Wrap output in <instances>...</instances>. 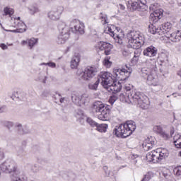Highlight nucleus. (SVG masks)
<instances>
[{
    "label": "nucleus",
    "instance_id": "f257e3e1",
    "mask_svg": "<svg viewBox=\"0 0 181 181\" xmlns=\"http://www.w3.org/2000/svg\"><path fill=\"white\" fill-rule=\"evenodd\" d=\"M119 99L127 104H137L143 110L148 108V98L142 95L140 92L132 90L130 93H121Z\"/></svg>",
    "mask_w": 181,
    "mask_h": 181
},
{
    "label": "nucleus",
    "instance_id": "f03ea898",
    "mask_svg": "<svg viewBox=\"0 0 181 181\" xmlns=\"http://www.w3.org/2000/svg\"><path fill=\"white\" fill-rule=\"evenodd\" d=\"M136 129L135 122L130 120L123 124L116 126L113 130V134L117 138H127L132 135V132Z\"/></svg>",
    "mask_w": 181,
    "mask_h": 181
},
{
    "label": "nucleus",
    "instance_id": "7ed1b4c3",
    "mask_svg": "<svg viewBox=\"0 0 181 181\" xmlns=\"http://www.w3.org/2000/svg\"><path fill=\"white\" fill-rule=\"evenodd\" d=\"M128 47L131 49H141L145 43V38L138 31H131L127 34Z\"/></svg>",
    "mask_w": 181,
    "mask_h": 181
},
{
    "label": "nucleus",
    "instance_id": "20e7f679",
    "mask_svg": "<svg viewBox=\"0 0 181 181\" xmlns=\"http://www.w3.org/2000/svg\"><path fill=\"white\" fill-rule=\"evenodd\" d=\"M92 111L94 114H98V118L100 121H107L110 117V107L100 101L93 103Z\"/></svg>",
    "mask_w": 181,
    "mask_h": 181
},
{
    "label": "nucleus",
    "instance_id": "39448f33",
    "mask_svg": "<svg viewBox=\"0 0 181 181\" xmlns=\"http://www.w3.org/2000/svg\"><path fill=\"white\" fill-rule=\"evenodd\" d=\"M169 156V151L166 148H158L156 151L148 152L146 158L148 162H153V163H158L163 159H166Z\"/></svg>",
    "mask_w": 181,
    "mask_h": 181
},
{
    "label": "nucleus",
    "instance_id": "423d86ee",
    "mask_svg": "<svg viewBox=\"0 0 181 181\" xmlns=\"http://www.w3.org/2000/svg\"><path fill=\"white\" fill-rule=\"evenodd\" d=\"M105 32L112 36V37L115 39L116 43H118L119 45H122V43H124L125 34H124L122 30L118 28L115 25H108Z\"/></svg>",
    "mask_w": 181,
    "mask_h": 181
},
{
    "label": "nucleus",
    "instance_id": "0eeeda50",
    "mask_svg": "<svg viewBox=\"0 0 181 181\" xmlns=\"http://www.w3.org/2000/svg\"><path fill=\"white\" fill-rule=\"evenodd\" d=\"M58 30L59 35H58V43L60 45L64 43L70 37V33L69 31V27L64 22H59L58 25Z\"/></svg>",
    "mask_w": 181,
    "mask_h": 181
},
{
    "label": "nucleus",
    "instance_id": "6e6552de",
    "mask_svg": "<svg viewBox=\"0 0 181 181\" xmlns=\"http://www.w3.org/2000/svg\"><path fill=\"white\" fill-rule=\"evenodd\" d=\"M98 71V66H87L81 74L82 80L85 81H90L91 78H93Z\"/></svg>",
    "mask_w": 181,
    "mask_h": 181
},
{
    "label": "nucleus",
    "instance_id": "1a4fd4ad",
    "mask_svg": "<svg viewBox=\"0 0 181 181\" xmlns=\"http://www.w3.org/2000/svg\"><path fill=\"white\" fill-rule=\"evenodd\" d=\"M99 83L100 82L101 86L107 89V88L114 83V78L112 74L110 72H103L99 75L98 79Z\"/></svg>",
    "mask_w": 181,
    "mask_h": 181
},
{
    "label": "nucleus",
    "instance_id": "9d476101",
    "mask_svg": "<svg viewBox=\"0 0 181 181\" xmlns=\"http://www.w3.org/2000/svg\"><path fill=\"white\" fill-rule=\"evenodd\" d=\"M131 73H132V69L126 66L125 68L122 69H117L115 68L113 69V74L115 75L116 78L118 80H127L129 76H131Z\"/></svg>",
    "mask_w": 181,
    "mask_h": 181
},
{
    "label": "nucleus",
    "instance_id": "9b49d317",
    "mask_svg": "<svg viewBox=\"0 0 181 181\" xmlns=\"http://www.w3.org/2000/svg\"><path fill=\"white\" fill-rule=\"evenodd\" d=\"M0 168L4 172L11 173V175L18 173L19 172V170H18V166H16V163H15L13 160H6L1 165Z\"/></svg>",
    "mask_w": 181,
    "mask_h": 181
},
{
    "label": "nucleus",
    "instance_id": "f8f14e48",
    "mask_svg": "<svg viewBox=\"0 0 181 181\" xmlns=\"http://www.w3.org/2000/svg\"><path fill=\"white\" fill-rule=\"evenodd\" d=\"M63 11H64V9L62 6L52 8L47 13V17L50 21L57 22V21H60V18H62V15L63 14Z\"/></svg>",
    "mask_w": 181,
    "mask_h": 181
},
{
    "label": "nucleus",
    "instance_id": "ddd939ff",
    "mask_svg": "<svg viewBox=\"0 0 181 181\" xmlns=\"http://www.w3.org/2000/svg\"><path fill=\"white\" fill-rule=\"evenodd\" d=\"M96 48L100 50V52H104L106 56H110L112 53L114 45L110 42L100 41L97 43Z\"/></svg>",
    "mask_w": 181,
    "mask_h": 181
},
{
    "label": "nucleus",
    "instance_id": "4468645a",
    "mask_svg": "<svg viewBox=\"0 0 181 181\" xmlns=\"http://www.w3.org/2000/svg\"><path fill=\"white\" fill-rule=\"evenodd\" d=\"M73 103H76V105L79 107H84L86 104H88L90 99L88 98V95L83 94L80 95L78 94H74L71 97Z\"/></svg>",
    "mask_w": 181,
    "mask_h": 181
},
{
    "label": "nucleus",
    "instance_id": "2eb2a0df",
    "mask_svg": "<svg viewBox=\"0 0 181 181\" xmlns=\"http://www.w3.org/2000/svg\"><path fill=\"white\" fill-rule=\"evenodd\" d=\"M131 8L133 11L144 12L148 9L146 0H132Z\"/></svg>",
    "mask_w": 181,
    "mask_h": 181
},
{
    "label": "nucleus",
    "instance_id": "dca6fc26",
    "mask_svg": "<svg viewBox=\"0 0 181 181\" xmlns=\"http://www.w3.org/2000/svg\"><path fill=\"white\" fill-rule=\"evenodd\" d=\"M70 28L72 32L80 33V35L84 34V23L78 20L72 21L70 23Z\"/></svg>",
    "mask_w": 181,
    "mask_h": 181
},
{
    "label": "nucleus",
    "instance_id": "f3484780",
    "mask_svg": "<svg viewBox=\"0 0 181 181\" xmlns=\"http://www.w3.org/2000/svg\"><path fill=\"white\" fill-rule=\"evenodd\" d=\"M156 144V140L153 136L147 137L142 144V148L144 151H149L155 146Z\"/></svg>",
    "mask_w": 181,
    "mask_h": 181
},
{
    "label": "nucleus",
    "instance_id": "a211bd4d",
    "mask_svg": "<svg viewBox=\"0 0 181 181\" xmlns=\"http://www.w3.org/2000/svg\"><path fill=\"white\" fill-rule=\"evenodd\" d=\"M143 54L146 57H155L158 54V48L151 45L144 49Z\"/></svg>",
    "mask_w": 181,
    "mask_h": 181
},
{
    "label": "nucleus",
    "instance_id": "6ab92c4d",
    "mask_svg": "<svg viewBox=\"0 0 181 181\" xmlns=\"http://www.w3.org/2000/svg\"><path fill=\"white\" fill-rule=\"evenodd\" d=\"M17 26L16 30H5L6 32H12L13 33H25L26 31V24L23 21H18L14 24Z\"/></svg>",
    "mask_w": 181,
    "mask_h": 181
},
{
    "label": "nucleus",
    "instance_id": "aec40b11",
    "mask_svg": "<svg viewBox=\"0 0 181 181\" xmlns=\"http://www.w3.org/2000/svg\"><path fill=\"white\" fill-rule=\"evenodd\" d=\"M122 87V85H121V82L113 81V83L106 90L109 91V93L115 94V93H119V91H121Z\"/></svg>",
    "mask_w": 181,
    "mask_h": 181
},
{
    "label": "nucleus",
    "instance_id": "412c9836",
    "mask_svg": "<svg viewBox=\"0 0 181 181\" xmlns=\"http://www.w3.org/2000/svg\"><path fill=\"white\" fill-rule=\"evenodd\" d=\"M159 80L158 79V76H156V72L153 71V73L147 76V84L149 86H158Z\"/></svg>",
    "mask_w": 181,
    "mask_h": 181
},
{
    "label": "nucleus",
    "instance_id": "4be33fe9",
    "mask_svg": "<svg viewBox=\"0 0 181 181\" xmlns=\"http://www.w3.org/2000/svg\"><path fill=\"white\" fill-rule=\"evenodd\" d=\"M166 37L170 39L171 42H180L181 40V32L179 30H177L173 33H169L168 35H165Z\"/></svg>",
    "mask_w": 181,
    "mask_h": 181
},
{
    "label": "nucleus",
    "instance_id": "5701e85b",
    "mask_svg": "<svg viewBox=\"0 0 181 181\" xmlns=\"http://www.w3.org/2000/svg\"><path fill=\"white\" fill-rule=\"evenodd\" d=\"M162 18V11L160 10H156L150 15V20L153 23H156Z\"/></svg>",
    "mask_w": 181,
    "mask_h": 181
},
{
    "label": "nucleus",
    "instance_id": "b1692460",
    "mask_svg": "<svg viewBox=\"0 0 181 181\" xmlns=\"http://www.w3.org/2000/svg\"><path fill=\"white\" fill-rule=\"evenodd\" d=\"M160 29L161 35H165V36H168L169 34V32H170L172 29V23L167 22L163 24L160 28Z\"/></svg>",
    "mask_w": 181,
    "mask_h": 181
},
{
    "label": "nucleus",
    "instance_id": "393cba45",
    "mask_svg": "<svg viewBox=\"0 0 181 181\" xmlns=\"http://www.w3.org/2000/svg\"><path fill=\"white\" fill-rule=\"evenodd\" d=\"M19 171L11 175V181H28L26 175H19Z\"/></svg>",
    "mask_w": 181,
    "mask_h": 181
},
{
    "label": "nucleus",
    "instance_id": "a878e982",
    "mask_svg": "<svg viewBox=\"0 0 181 181\" xmlns=\"http://www.w3.org/2000/svg\"><path fill=\"white\" fill-rule=\"evenodd\" d=\"M78 63H80V57L74 56L71 60V69H77L78 67Z\"/></svg>",
    "mask_w": 181,
    "mask_h": 181
},
{
    "label": "nucleus",
    "instance_id": "bb28decb",
    "mask_svg": "<svg viewBox=\"0 0 181 181\" xmlns=\"http://www.w3.org/2000/svg\"><path fill=\"white\" fill-rule=\"evenodd\" d=\"M95 129L98 132L105 133L107 132V129H108V124H97L95 126Z\"/></svg>",
    "mask_w": 181,
    "mask_h": 181
},
{
    "label": "nucleus",
    "instance_id": "cd10ccee",
    "mask_svg": "<svg viewBox=\"0 0 181 181\" xmlns=\"http://www.w3.org/2000/svg\"><path fill=\"white\" fill-rule=\"evenodd\" d=\"M148 32L152 35H155L156 33H158V35H161L160 28H156V26L153 25V24H151L148 26Z\"/></svg>",
    "mask_w": 181,
    "mask_h": 181
},
{
    "label": "nucleus",
    "instance_id": "c85d7f7f",
    "mask_svg": "<svg viewBox=\"0 0 181 181\" xmlns=\"http://www.w3.org/2000/svg\"><path fill=\"white\" fill-rule=\"evenodd\" d=\"M39 43V39L35 38V37H31L28 38V47L29 49H32L36 45Z\"/></svg>",
    "mask_w": 181,
    "mask_h": 181
},
{
    "label": "nucleus",
    "instance_id": "c756f323",
    "mask_svg": "<svg viewBox=\"0 0 181 181\" xmlns=\"http://www.w3.org/2000/svg\"><path fill=\"white\" fill-rule=\"evenodd\" d=\"M153 71H155V70L151 69V68H142L141 69L143 77H148Z\"/></svg>",
    "mask_w": 181,
    "mask_h": 181
},
{
    "label": "nucleus",
    "instance_id": "7c9ffc66",
    "mask_svg": "<svg viewBox=\"0 0 181 181\" xmlns=\"http://www.w3.org/2000/svg\"><path fill=\"white\" fill-rule=\"evenodd\" d=\"M173 141L176 148H181V135L175 134L173 137Z\"/></svg>",
    "mask_w": 181,
    "mask_h": 181
},
{
    "label": "nucleus",
    "instance_id": "2f4dec72",
    "mask_svg": "<svg viewBox=\"0 0 181 181\" xmlns=\"http://www.w3.org/2000/svg\"><path fill=\"white\" fill-rule=\"evenodd\" d=\"M153 176H155L153 173L149 171L144 175V177L142 180L143 181H149L151 179H152V177H153Z\"/></svg>",
    "mask_w": 181,
    "mask_h": 181
},
{
    "label": "nucleus",
    "instance_id": "473e14b6",
    "mask_svg": "<svg viewBox=\"0 0 181 181\" xmlns=\"http://www.w3.org/2000/svg\"><path fill=\"white\" fill-rule=\"evenodd\" d=\"M139 60V55H136V52H134V55L131 60V64L132 66H136V64H138Z\"/></svg>",
    "mask_w": 181,
    "mask_h": 181
},
{
    "label": "nucleus",
    "instance_id": "72a5a7b5",
    "mask_svg": "<svg viewBox=\"0 0 181 181\" xmlns=\"http://www.w3.org/2000/svg\"><path fill=\"white\" fill-rule=\"evenodd\" d=\"M4 15H9L10 16L13 15L15 11L12 8L6 7L4 9Z\"/></svg>",
    "mask_w": 181,
    "mask_h": 181
},
{
    "label": "nucleus",
    "instance_id": "f704fd0d",
    "mask_svg": "<svg viewBox=\"0 0 181 181\" xmlns=\"http://www.w3.org/2000/svg\"><path fill=\"white\" fill-rule=\"evenodd\" d=\"M98 84H100V81L98 79L94 83H89L88 88L90 90H97L98 88Z\"/></svg>",
    "mask_w": 181,
    "mask_h": 181
},
{
    "label": "nucleus",
    "instance_id": "c9c22d12",
    "mask_svg": "<svg viewBox=\"0 0 181 181\" xmlns=\"http://www.w3.org/2000/svg\"><path fill=\"white\" fill-rule=\"evenodd\" d=\"M103 63L104 66L107 67V69H110V67H111L112 65V62H110V58L108 57H105Z\"/></svg>",
    "mask_w": 181,
    "mask_h": 181
},
{
    "label": "nucleus",
    "instance_id": "e433bc0d",
    "mask_svg": "<svg viewBox=\"0 0 181 181\" xmlns=\"http://www.w3.org/2000/svg\"><path fill=\"white\" fill-rule=\"evenodd\" d=\"M153 130L154 132H156V134H158V135H160L162 132L163 131V128H162V126L160 125H156L153 127Z\"/></svg>",
    "mask_w": 181,
    "mask_h": 181
},
{
    "label": "nucleus",
    "instance_id": "4c0bfd02",
    "mask_svg": "<svg viewBox=\"0 0 181 181\" xmlns=\"http://www.w3.org/2000/svg\"><path fill=\"white\" fill-rule=\"evenodd\" d=\"M161 138H163L165 141H168L169 138H170V135H169V133L168 132H165L163 130L161 133L159 134Z\"/></svg>",
    "mask_w": 181,
    "mask_h": 181
},
{
    "label": "nucleus",
    "instance_id": "58836bf2",
    "mask_svg": "<svg viewBox=\"0 0 181 181\" xmlns=\"http://www.w3.org/2000/svg\"><path fill=\"white\" fill-rule=\"evenodd\" d=\"M86 122H88L89 125H90V127H93V128H95L98 124L97 122H95V121L91 119V117H87Z\"/></svg>",
    "mask_w": 181,
    "mask_h": 181
},
{
    "label": "nucleus",
    "instance_id": "ea45409f",
    "mask_svg": "<svg viewBox=\"0 0 181 181\" xmlns=\"http://www.w3.org/2000/svg\"><path fill=\"white\" fill-rule=\"evenodd\" d=\"M15 127L18 131V133H20L21 134H25V132L23 131V127H22V124L21 123H16Z\"/></svg>",
    "mask_w": 181,
    "mask_h": 181
},
{
    "label": "nucleus",
    "instance_id": "a19ab883",
    "mask_svg": "<svg viewBox=\"0 0 181 181\" xmlns=\"http://www.w3.org/2000/svg\"><path fill=\"white\" fill-rule=\"evenodd\" d=\"M28 10L30 15H35V13H37V12H39V8L35 6L29 8Z\"/></svg>",
    "mask_w": 181,
    "mask_h": 181
},
{
    "label": "nucleus",
    "instance_id": "79ce46f5",
    "mask_svg": "<svg viewBox=\"0 0 181 181\" xmlns=\"http://www.w3.org/2000/svg\"><path fill=\"white\" fill-rule=\"evenodd\" d=\"M100 18L101 19L103 25L108 23V18L105 14L100 13Z\"/></svg>",
    "mask_w": 181,
    "mask_h": 181
},
{
    "label": "nucleus",
    "instance_id": "37998d69",
    "mask_svg": "<svg viewBox=\"0 0 181 181\" xmlns=\"http://www.w3.org/2000/svg\"><path fill=\"white\" fill-rule=\"evenodd\" d=\"M40 66H48L51 69H56V63L54 62L42 63Z\"/></svg>",
    "mask_w": 181,
    "mask_h": 181
},
{
    "label": "nucleus",
    "instance_id": "c03bdc74",
    "mask_svg": "<svg viewBox=\"0 0 181 181\" xmlns=\"http://www.w3.org/2000/svg\"><path fill=\"white\" fill-rule=\"evenodd\" d=\"M47 80V76L45 75L40 74L38 77V81H40V83H43V84H46V81Z\"/></svg>",
    "mask_w": 181,
    "mask_h": 181
},
{
    "label": "nucleus",
    "instance_id": "a18cd8bd",
    "mask_svg": "<svg viewBox=\"0 0 181 181\" xmlns=\"http://www.w3.org/2000/svg\"><path fill=\"white\" fill-rule=\"evenodd\" d=\"M117 100H118V96H117V95H113L109 99V103L112 105Z\"/></svg>",
    "mask_w": 181,
    "mask_h": 181
},
{
    "label": "nucleus",
    "instance_id": "49530a36",
    "mask_svg": "<svg viewBox=\"0 0 181 181\" xmlns=\"http://www.w3.org/2000/svg\"><path fill=\"white\" fill-rule=\"evenodd\" d=\"M103 170L105 172V176H107L108 177V176H110V169H108V167L107 166H104L103 167Z\"/></svg>",
    "mask_w": 181,
    "mask_h": 181
},
{
    "label": "nucleus",
    "instance_id": "de8ad7c7",
    "mask_svg": "<svg viewBox=\"0 0 181 181\" xmlns=\"http://www.w3.org/2000/svg\"><path fill=\"white\" fill-rule=\"evenodd\" d=\"M21 46H26L28 45V46H29V38H28L27 40H23L21 42Z\"/></svg>",
    "mask_w": 181,
    "mask_h": 181
},
{
    "label": "nucleus",
    "instance_id": "09e8293b",
    "mask_svg": "<svg viewBox=\"0 0 181 181\" xmlns=\"http://www.w3.org/2000/svg\"><path fill=\"white\" fill-rule=\"evenodd\" d=\"M126 93H131V90L132 89V85H126L124 88Z\"/></svg>",
    "mask_w": 181,
    "mask_h": 181
},
{
    "label": "nucleus",
    "instance_id": "8fccbe9b",
    "mask_svg": "<svg viewBox=\"0 0 181 181\" xmlns=\"http://www.w3.org/2000/svg\"><path fill=\"white\" fill-rule=\"evenodd\" d=\"M0 47L2 49V50H8V45L4 43L0 44Z\"/></svg>",
    "mask_w": 181,
    "mask_h": 181
},
{
    "label": "nucleus",
    "instance_id": "3c124183",
    "mask_svg": "<svg viewBox=\"0 0 181 181\" xmlns=\"http://www.w3.org/2000/svg\"><path fill=\"white\" fill-rule=\"evenodd\" d=\"M14 24H16L18 23V22H22V21H21V17H16L14 18Z\"/></svg>",
    "mask_w": 181,
    "mask_h": 181
},
{
    "label": "nucleus",
    "instance_id": "603ef678",
    "mask_svg": "<svg viewBox=\"0 0 181 181\" xmlns=\"http://www.w3.org/2000/svg\"><path fill=\"white\" fill-rule=\"evenodd\" d=\"M6 111V109H5V107H0V114L2 112H5Z\"/></svg>",
    "mask_w": 181,
    "mask_h": 181
},
{
    "label": "nucleus",
    "instance_id": "864d4df0",
    "mask_svg": "<svg viewBox=\"0 0 181 181\" xmlns=\"http://www.w3.org/2000/svg\"><path fill=\"white\" fill-rule=\"evenodd\" d=\"M122 54H123V56H128V54H129V52H128L127 51L124 50L122 52Z\"/></svg>",
    "mask_w": 181,
    "mask_h": 181
},
{
    "label": "nucleus",
    "instance_id": "5fc2aeb1",
    "mask_svg": "<svg viewBox=\"0 0 181 181\" xmlns=\"http://www.w3.org/2000/svg\"><path fill=\"white\" fill-rule=\"evenodd\" d=\"M0 159H4V152L0 148Z\"/></svg>",
    "mask_w": 181,
    "mask_h": 181
},
{
    "label": "nucleus",
    "instance_id": "6e6d98bb",
    "mask_svg": "<svg viewBox=\"0 0 181 181\" xmlns=\"http://www.w3.org/2000/svg\"><path fill=\"white\" fill-rule=\"evenodd\" d=\"M119 6L120 9H122V11H124V9H125V6L122 4H119Z\"/></svg>",
    "mask_w": 181,
    "mask_h": 181
},
{
    "label": "nucleus",
    "instance_id": "4d7b16f0",
    "mask_svg": "<svg viewBox=\"0 0 181 181\" xmlns=\"http://www.w3.org/2000/svg\"><path fill=\"white\" fill-rule=\"evenodd\" d=\"M64 101H66V99L64 98H62L60 99V103L62 104H63V103H64Z\"/></svg>",
    "mask_w": 181,
    "mask_h": 181
},
{
    "label": "nucleus",
    "instance_id": "13d9d810",
    "mask_svg": "<svg viewBox=\"0 0 181 181\" xmlns=\"http://www.w3.org/2000/svg\"><path fill=\"white\" fill-rule=\"evenodd\" d=\"M8 125H10V127L13 126V123L12 122H8Z\"/></svg>",
    "mask_w": 181,
    "mask_h": 181
},
{
    "label": "nucleus",
    "instance_id": "bf43d9fd",
    "mask_svg": "<svg viewBox=\"0 0 181 181\" xmlns=\"http://www.w3.org/2000/svg\"><path fill=\"white\" fill-rule=\"evenodd\" d=\"M8 46H13V44H8Z\"/></svg>",
    "mask_w": 181,
    "mask_h": 181
},
{
    "label": "nucleus",
    "instance_id": "052dcab7",
    "mask_svg": "<svg viewBox=\"0 0 181 181\" xmlns=\"http://www.w3.org/2000/svg\"><path fill=\"white\" fill-rule=\"evenodd\" d=\"M177 74H178V76H180V77H181V74L180 73L178 72Z\"/></svg>",
    "mask_w": 181,
    "mask_h": 181
},
{
    "label": "nucleus",
    "instance_id": "680f3d73",
    "mask_svg": "<svg viewBox=\"0 0 181 181\" xmlns=\"http://www.w3.org/2000/svg\"><path fill=\"white\" fill-rule=\"evenodd\" d=\"M171 135H173V131H171Z\"/></svg>",
    "mask_w": 181,
    "mask_h": 181
},
{
    "label": "nucleus",
    "instance_id": "e2e57ef3",
    "mask_svg": "<svg viewBox=\"0 0 181 181\" xmlns=\"http://www.w3.org/2000/svg\"><path fill=\"white\" fill-rule=\"evenodd\" d=\"M179 155H180V156H181V151H180Z\"/></svg>",
    "mask_w": 181,
    "mask_h": 181
},
{
    "label": "nucleus",
    "instance_id": "0e129e2a",
    "mask_svg": "<svg viewBox=\"0 0 181 181\" xmlns=\"http://www.w3.org/2000/svg\"><path fill=\"white\" fill-rule=\"evenodd\" d=\"M80 118H83V115H81V116L80 117Z\"/></svg>",
    "mask_w": 181,
    "mask_h": 181
},
{
    "label": "nucleus",
    "instance_id": "69168bd1",
    "mask_svg": "<svg viewBox=\"0 0 181 181\" xmlns=\"http://www.w3.org/2000/svg\"><path fill=\"white\" fill-rule=\"evenodd\" d=\"M76 117H77L78 118H80V117H78V115H77Z\"/></svg>",
    "mask_w": 181,
    "mask_h": 181
}]
</instances>
